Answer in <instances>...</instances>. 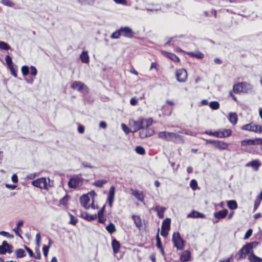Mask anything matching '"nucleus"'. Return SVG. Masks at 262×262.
Here are the masks:
<instances>
[{"label": "nucleus", "instance_id": "f257e3e1", "mask_svg": "<svg viewBox=\"0 0 262 262\" xmlns=\"http://www.w3.org/2000/svg\"><path fill=\"white\" fill-rule=\"evenodd\" d=\"M48 182L45 177H42L34 180L32 182V184L36 187L41 189H48V187L50 186V179H48Z\"/></svg>", "mask_w": 262, "mask_h": 262}, {"label": "nucleus", "instance_id": "f03ea898", "mask_svg": "<svg viewBox=\"0 0 262 262\" xmlns=\"http://www.w3.org/2000/svg\"><path fill=\"white\" fill-rule=\"evenodd\" d=\"M172 242L174 246L178 250H182L184 247V241L180 236L179 232H174L172 235Z\"/></svg>", "mask_w": 262, "mask_h": 262}, {"label": "nucleus", "instance_id": "7ed1b4c3", "mask_svg": "<svg viewBox=\"0 0 262 262\" xmlns=\"http://www.w3.org/2000/svg\"><path fill=\"white\" fill-rule=\"evenodd\" d=\"M166 135V141L180 143L184 142L183 137L181 135L172 132H167Z\"/></svg>", "mask_w": 262, "mask_h": 262}, {"label": "nucleus", "instance_id": "20e7f679", "mask_svg": "<svg viewBox=\"0 0 262 262\" xmlns=\"http://www.w3.org/2000/svg\"><path fill=\"white\" fill-rule=\"evenodd\" d=\"M12 245L4 241L2 245H0V254H5L7 252L11 253L12 252Z\"/></svg>", "mask_w": 262, "mask_h": 262}, {"label": "nucleus", "instance_id": "39448f33", "mask_svg": "<svg viewBox=\"0 0 262 262\" xmlns=\"http://www.w3.org/2000/svg\"><path fill=\"white\" fill-rule=\"evenodd\" d=\"M176 76L179 82H184L187 78V73L185 69H181L177 70Z\"/></svg>", "mask_w": 262, "mask_h": 262}, {"label": "nucleus", "instance_id": "423d86ee", "mask_svg": "<svg viewBox=\"0 0 262 262\" xmlns=\"http://www.w3.org/2000/svg\"><path fill=\"white\" fill-rule=\"evenodd\" d=\"M258 245V243L257 242H250L245 244L241 249L244 251L246 255L248 254L250 255L252 251H253V248Z\"/></svg>", "mask_w": 262, "mask_h": 262}, {"label": "nucleus", "instance_id": "0eeeda50", "mask_svg": "<svg viewBox=\"0 0 262 262\" xmlns=\"http://www.w3.org/2000/svg\"><path fill=\"white\" fill-rule=\"evenodd\" d=\"M119 29L121 35H123L125 37L129 38H132L133 37L134 32L133 30L129 27H121Z\"/></svg>", "mask_w": 262, "mask_h": 262}, {"label": "nucleus", "instance_id": "6e6552de", "mask_svg": "<svg viewBox=\"0 0 262 262\" xmlns=\"http://www.w3.org/2000/svg\"><path fill=\"white\" fill-rule=\"evenodd\" d=\"M242 145L243 146H245L247 145H257L260 144L262 145V138H254V139H245L242 140L241 142Z\"/></svg>", "mask_w": 262, "mask_h": 262}, {"label": "nucleus", "instance_id": "1a4fd4ad", "mask_svg": "<svg viewBox=\"0 0 262 262\" xmlns=\"http://www.w3.org/2000/svg\"><path fill=\"white\" fill-rule=\"evenodd\" d=\"M115 194V187L112 186L110 187L109 192L107 195V201L108 203V206L111 208L113 206V203L114 201Z\"/></svg>", "mask_w": 262, "mask_h": 262}, {"label": "nucleus", "instance_id": "9d476101", "mask_svg": "<svg viewBox=\"0 0 262 262\" xmlns=\"http://www.w3.org/2000/svg\"><path fill=\"white\" fill-rule=\"evenodd\" d=\"M228 211L226 209L220 210L214 213V216L216 220L213 221L214 223H216L219 222V220L225 218L228 214Z\"/></svg>", "mask_w": 262, "mask_h": 262}, {"label": "nucleus", "instance_id": "9b49d317", "mask_svg": "<svg viewBox=\"0 0 262 262\" xmlns=\"http://www.w3.org/2000/svg\"><path fill=\"white\" fill-rule=\"evenodd\" d=\"M232 134V130L230 129H224L222 131H216V136L217 138H226L229 137Z\"/></svg>", "mask_w": 262, "mask_h": 262}, {"label": "nucleus", "instance_id": "f8f14e48", "mask_svg": "<svg viewBox=\"0 0 262 262\" xmlns=\"http://www.w3.org/2000/svg\"><path fill=\"white\" fill-rule=\"evenodd\" d=\"M144 124H143V118H140L137 121L134 122L133 133L136 132L137 131L144 129Z\"/></svg>", "mask_w": 262, "mask_h": 262}, {"label": "nucleus", "instance_id": "ddd939ff", "mask_svg": "<svg viewBox=\"0 0 262 262\" xmlns=\"http://www.w3.org/2000/svg\"><path fill=\"white\" fill-rule=\"evenodd\" d=\"M90 201V198L88 196V194H83L80 198V201L81 205L86 209L90 208V206L88 204Z\"/></svg>", "mask_w": 262, "mask_h": 262}, {"label": "nucleus", "instance_id": "4468645a", "mask_svg": "<svg viewBox=\"0 0 262 262\" xmlns=\"http://www.w3.org/2000/svg\"><path fill=\"white\" fill-rule=\"evenodd\" d=\"M71 87L74 90L80 92L84 88H86V86L82 82L79 81H74L71 84Z\"/></svg>", "mask_w": 262, "mask_h": 262}, {"label": "nucleus", "instance_id": "2eb2a0df", "mask_svg": "<svg viewBox=\"0 0 262 262\" xmlns=\"http://www.w3.org/2000/svg\"><path fill=\"white\" fill-rule=\"evenodd\" d=\"M214 147L220 150H225L228 148V144L224 141L216 140Z\"/></svg>", "mask_w": 262, "mask_h": 262}, {"label": "nucleus", "instance_id": "dca6fc26", "mask_svg": "<svg viewBox=\"0 0 262 262\" xmlns=\"http://www.w3.org/2000/svg\"><path fill=\"white\" fill-rule=\"evenodd\" d=\"M187 217L190 218H201L205 219L206 216L204 214L195 210H192L187 215Z\"/></svg>", "mask_w": 262, "mask_h": 262}, {"label": "nucleus", "instance_id": "f3484780", "mask_svg": "<svg viewBox=\"0 0 262 262\" xmlns=\"http://www.w3.org/2000/svg\"><path fill=\"white\" fill-rule=\"evenodd\" d=\"M155 132L152 129H142L139 133V137L143 139L152 135Z\"/></svg>", "mask_w": 262, "mask_h": 262}, {"label": "nucleus", "instance_id": "a211bd4d", "mask_svg": "<svg viewBox=\"0 0 262 262\" xmlns=\"http://www.w3.org/2000/svg\"><path fill=\"white\" fill-rule=\"evenodd\" d=\"M79 179L72 178L68 182V185L71 188H75L79 185Z\"/></svg>", "mask_w": 262, "mask_h": 262}, {"label": "nucleus", "instance_id": "6ab92c4d", "mask_svg": "<svg viewBox=\"0 0 262 262\" xmlns=\"http://www.w3.org/2000/svg\"><path fill=\"white\" fill-rule=\"evenodd\" d=\"M112 246L113 252L115 254L119 252L121 245L119 241L116 238H114L112 241Z\"/></svg>", "mask_w": 262, "mask_h": 262}, {"label": "nucleus", "instance_id": "aec40b11", "mask_svg": "<svg viewBox=\"0 0 262 262\" xmlns=\"http://www.w3.org/2000/svg\"><path fill=\"white\" fill-rule=\"evenodd\" d=\"M229 121L233 125H235L237 122L238 117L237 114L235 112H231L229 114Z\"/></svg>", "mask_w": 262, "mask_h": 262}, {"label": "nucleus", "instance_id": "412c9836", "mask_svg": "<svg viewBox=\"0 0 262 262\" xmlns=\"http://www.w3.org/2000/svg\"><path fill=\"white\" fill-rule=\"evenodd\" d=\"M242 92L245 93H251L252 86L247 82H242Z\"/></svg>", "mask_w": 262, "mask_h": 262}, {"label": "nucleus", "instance_id": "4be33fe9", "mask_svg": "<svg viewBox=\"0 0 262 262\" xmlns=\"http://www.w3.org/2000/svg\"><path fill=\"white\" fill-rule=\"evenodd\" d=\"M248 259L250 262H262V258L256 256L253 251L250 253V255L248 256Z\"/></svg>", "mask_w": 262, "mask_h": 262}, {"label": "nucleus", "instance_id": "5701e85b", "mask_svg": "<svg viewBox=\"0 0 262 262\" xmlns=\"http://www.w3.org/2000/svg\"><path fill=\"white\" fill-rule=\"evenodd\" d=\"M132 218L133 219L136 226L139 229H140L142 226L141 219L139 216L136 215H133L132 216Z\"/></svg>", "mask_w": 262, "mask_h": 262}, {"label": "nucleus", "instance_id": "b1692460", "mask_svg": "<svg viewBox=\"0 0 262 262\" xmlns=\"http://www.w3.org/2000/svg\"><path fill=\"white\" fill-rule=\"evenodd\" d=\"M260 165L261 164L258 160H252L247 164V166H251L255 170H257Z\"/></svg>", "mask_w": 262, "mask_h": 262}, {"label": "nucleus", "instance_id": "393cba45", "mask_svg": "<svg viewBox=\"0 0 262 262\" xmlns=\"http://www.w3.org/2000/svg\"><path fill=\"white\" fill-rule=\"evenodd\" d=\"M80 58L82 62L88 63L89 62V56L87 51H83L80 56Z\"/></svg>", "mask_w": 262, "mask_h": 262}, {"label": "nucleus", "instance_id": "a878e982", "mask_svg": "<svg viewBox=\"0 0 262 262\" xmlns=\"http://www.w3.org/2000/svg\"><path fill=\"white\" fill-rule=\"evenodd\" d=\"M132 194L135 196L139 201H142L144 200L143 193L139 190H132Z\"/></svg>", "mask_w": 262, "mask_h": 262}, {"label": "nucleus", "instance_id": "bb28decb", "mask_svg": "<svg viewBox=\"0 0 262 262\" xmlns=\"http://www.w3.org/2000/svg\"><path fill=\"white\" fill-rule=\"evenodd\" d=\"M170 223L171 220L170 218H166L162 222L161 228H164V229L170 230Z\"/></svg>", "mask_w": 262, "mask_h": 262}, {"label": "nucleus", "instance_id": "cd10ccee", "mask_svg": "<svg viewBox=\"0 0 262 262\" xmlns=\"http://www.w3.org/2000/svg\"><path fill=\"white\" fill-rule=\"evenodd\" d=\"M155 210L157 211V215L160 219H163L164 217V213L165 210V207H159L157 206L155 208Z\"/></svg>", "mask_w": 262, "mask_h": 262}, {"label": "nucleus", "instance_id": "c85d7f7f", "mask_svg": "<svg viewBox=\"0 0 262 262\" xmlns=\"http://www.w3.org/2000/svg\"><path fill=\"white\" fill-rule=\"evenodd\" d=\"M190 257V253L188 251H185L182 253L180 259L183 261H187L189 260Z\"/></svg>", "mask_w": 262, "mask_h": 262}, {"label": "nucleus", "instance_id": "c756f323", "mask_svg": "<svg viewBox=\"0 0 262 262\" xmlns=\"http://www.w3.org/2000/svg\"><path fill=\"white\" fill-rule=\"evenodd\" d=\"M228 207L231 210H234L237 208V204L235 200H229L227 202Z\"/></svg>", "mask_w": 262, "mask_h": 262}, {"label": "nucleus", "instance_id": "7c9ffc66", "mask_svg": "<svg viewBox=\"0 0 262 262\" xmlns=\"http://www.w3.org/2000/svg\"><path fill=\"white\" fill-rule=\"evenodd\" d=\"M188 54L191 57H196L198 59H202L204 57V55L202 53L199 51L190 52Z\"/></svg>", "mask_w": 262, "mask_h": 262}, {"label": "nucleus", "instance_id": "2f4dec72", "mask_svg": "<svg viewBox=\"0 0 262 262\" xmlns=\"http://www.w3.org/2000/svg\"><path fill=\"white\" fill-rule=\"evenodd\" d=\"M246 256V255L245 254V253H244V251L241 249L238 252L235 254V258L236 259L237 261L245 258Z\"/></svg>", "mask_w": 262, "mask_h": 262}, {"label": "nucleus", "instance_id": "473e14b6", "mask_svg": "<svg viewBox=\"0 0 262 262\" xmlns=\"http://www.w3.org/2000/svg\"><path fill=\"white\" fill-rule=\"evenodd\" d=\"M52 243V241L50 238L49 239V245H43V246L42 247V251H43V255L45 257H47V256H48L49 250L50 248V246H51Z\"/></svg>", "mask_w": 262, "mask_h": 262}, {"label": "nucleus", "instance_id": "72a5a7b5", "mask_svg": "<svg viewBox=\"0 0 262 262\" xmlns=\"http://www.w3.org/2000/svg\"><path fill=\"white\" fill-rule=\"evenodd\" d=\"M166 56L174 62H179V58L174 54L165 52Z\"/></svg>", "mask_w": 262, "mask_h": 262}, {"label": "nucleus", "instance_id": "f704fd0d", "mask_svg": "<svg viewBox=\"0 0 262 262\" xmlns=\"http://www.w3.org/2000/svg\"><path fill=\"white\" fill-rule=\"evenodd\" d=\"M254 124H253V123L247 124L243 125L241 128L243 130H249V131H252V132L256 131V130L255 129H254Z\"/></svg>", "mask_w": 262, "mask_h": 262}, {"label": "nucleus", "instance_id": "c9c22d12", "mask_svg": "<svg viewBox=\"0 0 262 262\" xmlns=\"http://www.w3.org/2000/svg\"><path fill=\"white\" fill-rule=\"evenodd\" d=\"M15 253L17 258H23L26 255L25 250L23 249H17Z\"/></svg>", "mask_w": 262, "mask_h": 262}, {"label": "nucleus", "instance_id": "e433bc0d", "mask_svg": "<svg viewBox=\"0 0 262 262\" xmlns=\"http://www.w3.org/2000/svg\"><path fill=\"white\" fill-rule=\"evenodd\" d=\"M107 183V181L105 180H99L95 181L93 185L97 187L102 188L105 184Z\"/></svg>", "mask_w": 262, "mask_h": 262}, {"label": "nucleus", "instance_id": "4c0bfd02", "mask_svg": "<svg viewBox=\"0 0 262 262\" xmlns=\"http://www.w3.org/2000/svg\"><path fill=\"white\" fill-rule=\"evenodd\" d=\"M106 230L109 232L110 234H112L115 232L116 230L115 225L113 223H110L106 227Z\"/></svg>", "mask_w": 262, "mask_h": 262}, {"label": "nucleus", "instance_id": "58836bf2", "mask_svg": "<svg viewBox=\"0 0 262 262\" xmlns=\"http://www.w3.org/2000/svg\"><path fill=\"white\" fill-rule=\"evenodd\" d=\"M233 91L235 93L242 92V82L238 83L233 85Z\"/></svg>", "mask_w": 262, "mask_h": 262}, {"label": "nucleus", "instance_id": "ea45409f", "mask_svg": "<svg viewBox=\"0 0 262 262\" xmlns=\"http://www.w3.org/2000/svg\"><path fill=\"white\" fill-rule=\"evenodd\" d=\"M11 49L9 45L3 41H0V49L8 50Z\"/></svg>", "mask_w": 262, "mask_h": 262}, {"label": "nucleus", "instance_id": "a19ab883", "mask_svg": "<svg viewBox=\"0 0 262 262\" xmlns=\"http://www.w3.org/2000/svg\"><path fill=\"white\" fill-rule=\"evenodd\" d=\"M209 106L211 109L215 110L219 108L220 103L216 101H213L210 102Z\"/></svg>", "mask_w": 262, "mask_h": 262}, {"label": "nucleus", "instance_id": "79ce46f5", "mask_svg": "<svg viewBox=\"0 0 262 262\" xmlns=\"http://www.w3.org/2000/svg\"><path fill=\"white\" fill-rule=\"evenodd\" d=\"M10 71V72H11V74L14 77H17V73H16V69H17V66L15 65V64H13L12 65V66H10V67H8Z\"/></svg>", "mask_w": 262, "mask_h": 262}, {"label": "nucleus", "instance_id": "37998d69", "mask_svg": "<svg viewBox=\"0 0 262 262\" xmlns=\"http://www.w3.org/2000/svg\"><path fill=\"white\" fill-rule=\"evenodd\" d=\"M1 3L4 5L10 7H14L15 4L10 0H2Z\"/></svg>", "mask_w": 262, "mask_h": 262}, {"label": "nucleus", "instance_id": "c03bdc74", "mask_svg": "<svg viewBox=\"0 0 262 262\" xmlns=\"http://www.w3.org/2000/svg\"><path fill=\"white\" fill-rule=\"evenodd\" d=\"M159 229H158V233L156 236V242H157L156 246H157V248L159 249L160 248L163 247V246H162V242L161 241V238L159 235Z\"/></svg>", "mask_w": 262, "mask_h": 262}, {"label": "nucleus", "instance_id": "a18cd8bd", "mask_svg": "<svg viewBox=\"0 0 262 262\" xmlns=\"http://www.w3.org/2000/svg\"><path fill=\"white\" fill-rule=\"evenodd\" d=\"M136 152L141 155H143L145 153V150L144 148L141 146H137L135 148Z\"/></svg>", "mask_w": 262, "mask_h": 262}, {"label": "nucleus", "instance_id": "49530a36", "mask_svg": "<svg viewBox=\"0 0 262 262\" xmlns=\"http://www.w3.org/2000/svg\"><path fill=\"white\" fill-rule=\"evenodd\" d=\"M21 71L23 76H27L29 73V68L28 66H23L21 68Z\"/></svg>", "mask_w": 262, "mask_h": 262}, {"label": "nucleus", "instance_id": "de8ad7c7", "mask_svg": "<svg viewBox=\"0 0 262 262\" xmlns=\"http://www.w3.org/2000/svg\"><path fill=\"white\" fill-rule=\"evenodd\" d=\"M152 119H143V124H144V128H147L152 124Z\"/></svg>", "mask_w": 262, "mask_h": 262}, {"label": "nucleus", "instance_id": "09e8293b", "mask_svg": "<svg viewBox=\"0 0 262 262\" xmlns=\"http://www.w3.org/2000/svg\"><path fill=\"white\" fill-rule=\"evenodd\" d=\"M69 198L70 196L68 194H66L64 196L60 199L59 201L60 204L64 206L66 205Z\"/></svg>", "mask_w": 262, "mask_h": 262}, {"label": "nucleus", "instance_id": "8fccbe9b", "mask_svg": "<svg viewBox=\"0 0 262 262\" xmlns=\"http://www.w3.org/2000/svg\"><path fill=\"white\" fill-rule=\"evenodd\" d=\"M121 35V34L120 31V29H118V30L116 31L115 32L112 33V34L111 36V37L113 39H118L120 37Z\"/></svg>", "mask_w": 262, "mask_h": 262}, {"label": "nucleus", "instance_id": "3c124183", "mask_svg": "<svg viewBox=\"0 0 262 262\" xmlns=\"http://www.w3.org/2000/svg\"><path fill=\"white\" fill-rule=\"evenodd\" d=\"M190 186L192 190H196L198 187L197 181L194 179L191 180L190 182Z\"/></svg>", "mask_w": 262, "mask_h": 262}, {"label": "nucleus", "instance_id": "603ef678", "mask_svg": "<svg viewBox=\"0 0 262 262\" xmlns=\"http://www.w3.org/2000/svg\"><path fill=\"white\" fill-rule=\"evenodd\" d=\"M5 61L8 67L12 66L14 64L12 60V58L9 55H7L5 57Z\"/></svg>", "mask_w": 262, "mask_h": 262}, {"label": "nucleus", "instance_id": "864d4df0", "mask_svg": "<svg viewBox=\"0 0 262 262\" xmlns=\"http://www.w3.org/2000/svg\"><path fill=\"white\" fill-rule=\"evenodd\" d=\"M69 215L70 216V221L69 222V223L70 224L75 225L78 222V219L77 217H75L74 215H73L71 214H69Z\"/></svg>", "mask_w": 262, "mask_h": 262}, {"label": "nucleus", "instance_id": "5fc2aeb1", "mask_svg": "<svg viewBox=\"0 0 262 262\" xmlns=\"http://www.w3.org/2000/svg\"><path fill=\"white\" fill-rule=\"evenodd\" d=\"M0 235L7 237L10 238H13L14 237V235L13 234H11L9 232L5 231H1Z\"/></svg>", "mask_w": 262, "mask_h": 262}, {"label": "nucleus", "instance_id": "6e6d98bb", "mask_svg": "<svg viewBox=\"0 0 262 262\" xmlns=\"http://www.w3.org/2000/svg\"><path fill=\"white\" fill-rule=\"evenodd\" d=\"M121 127L122 130L124 132V133L126 134H129V133L131 132H132V131L127 126V125L124 123H122L121 124Z\"/></svg>", "mask_w": 262, "mask_h": 262}, {"label": "nucleus", "instance_id": "4d7b16f0", "mask_svg": "<svg viewBox=\"0 0 262 262\" xmlns=\"http://www.w3.org/2000/svg\"><path fill=\"white\" fill-rule=\"evenodd\" d=\"M37 71L34 66H31L30 67V74L33 76H35L37 75Z\"/></svg>", "mask_w": 262, "mask_h": 262}, {"label": "nucleus", "instance_id": "13d9d810", "mask_svg": "<svg viewBox=\"0 0 262 262\" xmlns=\"http://www.w3.org/2000/svg\"><path fill=\"white\" fill-rule=\"evenodd\" d=\"M166 132H161L158 133L159 138L166 140Z\"/></svg>", "mask_w": 262, "mask_h": 262}, {"label": "nucleus", "instance_id": "bf43d9fd", "mask_svg": "<svg viewBox=\"0 0 262 262\" xmlns=\"http://www.w3.org/2000/svg\"><path fill=\"white\" fill-rule=\"evenodd\" d=\"M254 129L256 130V131H253L254 132L262 133V125L254 124Z\"/></svg>", "mask_w": 262, "mask_h": 262}, {"label": "nucleus", "instance_id": "052dcab7", "mask_svg": "<svg viewBox=\"0 0 262 262\" xmlns=\"http://www.w3.org/2000/svg\"><path fill=\"white\" fill-rule=\"evenodd\" d=\"M252 234V229H249L247 232H246L245 235H244V239H246L249 238Z\"/></svg>", "mask_w": 262, "mask_h": 262}, {"label": "nucleus", "instance_id": "680f3d73", "mask_svg": "<svg viewBox=\"0 0 262 262\" xmlns=\"http://www.w3.org/2000/svg\"><path fill=\"white\" fill-rule=\"evenodd\" d=\"M97 219V215L96 214H89L88 213V216H87V219L86 220L88 221H94Z\"/></svg>", "mask_w": 262, "mask_h": 262}, {"label": "nucleus", "instance_id": "e2e57ef3", "mask_svg": "<svg viewBox=\"0 0 262 262\" xmlns=\"http://www.w3.org/2000/svg\"><path fill=\"white\" fill-rule=\"evenodd\" d=\"M169 230H166V229H164V228H161V233H160L161 236H162L164 237H167L168 234Z\"/></svg>", "mask_w": 262, "mask_h": 262}, {"label": "nucleus", "instance_id": "0e129e2a", "mask_svg": "<svg viewBox=\"0 0 262 262\" xmlns=\"http://www.w3.org/2000/svg\"><path fill=\"white\" fill-rule=\"evenodd\" d=\"M24 248H25L26 251L28 252V253L30 257H33L34 256V254L32 250L30 248H29L26 245L24 246Z\"/></svg>", "mask_w": 262, "mask_h": 262}, {"label": "nucleus", "instance_id": "69168bd1", "mask_svg": "<svg viewBox=\"0 0 262 262\" xmlns=\"http://www.w3.org/2000/svg\"><path fill=\"white\" fill-rule=\"evenodd\" d=\"M82 164L83 167H86V168H95L94 166L91 165V164L88 162L84 161L82 162Z\"/></svg>", "mask_w": 262, "mask_h": 262}, {"label": "nucleus", "instance_id": "338daca9", "mask_svg": "<svg viewBox=\"0 0 262 262\" xmlns=\"http://www.w3.org/2000/svg\"><path fill=\"white\" fill-rule=\"evenodd\" d=\"M13 231L15 232V234L18 236V237H20L21 238H23L22 236L19 233L20 231H21V229L20 228L15 227L13 229Z\"/></svg>", "mask_w": 262, "mask_h": 262}, {"label": "nucleus", "instance_id": "774afa93", "mask_svg": "<svg viewBox=\"0 0 262 262\" xmlns=\"http://www.w3.org/2000/svg\"><path fill=\"white\" fill-rule=\"evenodd\" d=\"M105 206L104 205L101 208V209L98 211V214L97 215V217H99V216H102L103 215V214H104V212L105 211Z\"/></svg>", "mask_w": 262, "mask_h": 262}]
</instances>
